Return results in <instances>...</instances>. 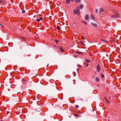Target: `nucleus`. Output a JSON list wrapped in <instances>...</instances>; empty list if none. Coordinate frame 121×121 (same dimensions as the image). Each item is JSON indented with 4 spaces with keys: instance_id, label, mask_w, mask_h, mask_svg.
<instances>
[{
    "instance_id": "1",
    "label": "nucleus",
    "mask_w": 121,
    "mask_h": 121,
    "mask_svg": "<svg viewBox=\"0 0 121 121\" xmlns=\"http://www.w3.org/2000/svg\"><path fill=\"white\" fill-rule=\"evenodd\" d=\"M73 12L75 14H77L78 15H80V10L79 7H77L76 9H74L73 11Z\"/></svg>"
},
{
    "instance_id": "2",
    "label": "nucleus",
    "mask_w": 121,
    "mask_h": 121,
    "mask_svg": "<svg viewBox=\"0 0 121 121\" xmlns=\"http://www.w3.org/2000/svg\"><path fill=\"white\" fill-rule=\"evenodd\" d=\"M111 17L114 18H117L119 17V16L118 13L116 12L114 14L111 16Z\"/></svg>"
},
{
    "instance_id": "3",
    "label": "nucleus",
    "mask_w": 121,
    "mask_h": 121,
    "mask_svg": "<svg viewBox=\"0 0 121 121\" xmlns=\"http://www.w3.org/2000/svg\"><path fill=\"white\" fill-rule=\"evenodd\" d=\"M96 69H97V71L98 72H99L100 70V67L99 66V65H98L96 67Z\"/></svg>"
},
{
    "instance_id": "4",
    "label": "nucleus",
    "mask_w": 121,
    "mask_h": 121,
    "mask_svg": "<svg viewBox=\"0 0 121 121\" xmlns=\"http://www.w3.org/2000/svg\"><path fill=\"white\" fill-rule=\"evenodd\" d=\"M91 26L94 27H97V25L96 24L93 23H91Z\"/></svg>"
},
{
    "instance_id": "5",
    "label": "nucleus",
    "mask_w": 121,
    "mask_h": 121,
    "mask_svg": "<svg viewBox=\"0 0 121 121\" xmlns=\"http://www.w3.org/2000/svg\"><path fill=\"white\" fill-rule=\"evenodd\" d=\"M91 18L92 20H95V18L94 15L92 14H91Z\"/></svg>"
},
{
    "instance_id": "6",
    "label": "nucleus",
    "mask_w": 121,
    "mask_h": 121,
    "mask_svg": "<svg viewBox=\"0 0 121 121\" xmlns=\"http://www.w3.org/2000/svg\"><path fill=\"white\" fill-rule=\"evenodd\" d=\"M88 16L87 15L85 17V19L86 20H87L88 19Z\"/></svg>"
},
{
    "instance_id": "7",
    "label": "nucleus",
    "mask_w": 121,
    "mask_h": 121,
    "mask_svg": "<svg viewBox=\"0 0 121 121\" xmlns=\"http://www.w3.org/2000/svg\"><path fill=\"white\" fill-rule=\"evenodd\" d=\"M104 11V9L102 8H101L100 9V13H101Z\"/></svg>"
},
{
    "instance_id": "8",
    "label": "nucleus",
    "mask_w": 121,
    "mask_h": 121,
    "mask_svg": "<svg viewBox=\"0 0 121 121\" xmlns=\"http://www.w3.org/2000/svg\"><path fill=\"white\" fill-rule=\"evenodd\" d=\"M70 3V0H66V3L67 4H69Z\"/></svg>"
},
{
    "instance_id": "9",
    "label": "nucleus",
    "mask_w": 121,
    "mask_h": 121,
    "mask_svg": "<svg viewBox=\"0 0 121 121\" xmlns=\"http://www.w3.org/2000/svg\"><path fill=\"white\" fill-rule=\"evenodd\" d=\"M82 22L84 23V24L86 25L87 23L86 22L84 21H81Z\"/></svg>"
},
{
    "instance_id": "10",
    "label": "nucleus",
    "mask_w": 121,
    "mask_h": 121,
    "mask_svg": "<svg viewBox=\"0 0 121 121\" xmlns=\"http://www.w3.org/2000/svg\"><path fill=\"white\" fill-rule=\"evenodd\" d=\"M95 80L97 82H99V79L98 77H97L95 79Z\"/></svg>"
},
{
    "instance_id": "11",
    "label": "nucleus",
    "mask_w": 121,
    "mask_h": 121,
    "mask_svg": "<svg viewBox=\"0 0 121 121\" xmlns=\"http://www.w3.org/2000/svg\"><path fill=\"white\" fill-rule=\"evenodd\" d=\"M60 51L61 52H63L64 51V50L62 48H60Z\"/></svg>"
},
{
    "instance_id": "12",
    "label": "nucleus",
    "mask_w": 121,
    "mask_h": 121,
    "mask_svg": "<svg viewBox=\"0 0 121 121\" xmlns=\"http://www.w3.org/2000/svg\"><path fill=\"white\" fill-rule=\"evenodd\" d=\"M76 52L78 54H83V52Z\"/></svg>"
},
{
    "instance_id": "13",
    "label": "nucleus",
    "mask_w": 121,
    "mask_h": 121,
    "mask_svg": "<svg viewBox=\"0 0 121 121\" xmlns=\"http://www.w3.org/2000/svg\"><path fill=\"white\" fill-rule=\"evenodd\" d=\"M83 6L82 5H80L79 8L80 9H82L83 8Z\"/></svg>"
},
{
    "instance_id": "14",
    "label": "nucleus",
    "mask_w": 121,
    "mask_h": 121,
    "mask_svg": "<svg viewBox=\"0 0 121 121\" xmlns=\"http://www.w3.org/2000/svg\"><path fill=\"white\" fill-rule=\"evenodd\" d=\"M56 28L58 30H60V27L58 26L56 27Z\"/></svg>"
},
{
    "instance_id": "15",
    "label": "nucleus",
    "mask_w": 121,
    "mask_h": 121,
    "mask_svg": "<svg viewBox=\"0 0 121 121\" xmlns=\"http://www.w3.org/2000/svg\"><path fill=\"white\" fill-rule=\"evenodd\" d=\"M81 1V0H76L75 1V2L76 3H78L80 2Z\"/></svg>"
},
{
    "instance_id": "16",
    "label": "nucleus",
    "mask_w": 121,
    "mask_h": 121,
    "mask_svg": "<svg viewBox=\"0 0 121 121\" xmlns=\"http://www.w3.org/2000/svg\"><path fill=\"white\" fill-rule=\"evenodd\" d=\"M95 13H97L98 12V10L97 9H96L95 10Z\"/></svg>"
},
{
    "instance_id": "17",
    "label": "nucleus",
    "mask_w": 121,
    "mask_h": 121,
    "mask_svg": "<svg viewBox=\"0 0 121 121\" xmlns=\"http://www.w3.org/2000/svg\"><path fill=\"white\" fill-rule=\"evenodd\" d=\"M80 43L83 45H84V44L83 43H82V41H80Z\"/></svg>"
},
{
    "instance_id": "18",
    "label": "nucleus",
    "mask_w": 121,
    "mask_h": 121,
    "mask_svg": "<svg viewBox=\"0 0 121 121\" xmlns=\"http://www.w3.org/2000/svg\"><path fill=\"white\" fill-rule=\"evenodd\" d=\"M106 103L108 104H109L110 103L109 102L108 100H106Z\"/></svg>"
},
{
    "instance_id": "19",
    "label": "nucleus",
    "mask_w": 121,
    "mask_h": 121,
    "mask_svg": "<svg viewBox=\"0 0 121 121\" xmlns=\"http://www.w3.org/2000/svg\"><path fill=\"white\" fill-rule=\"evenodd\" d=\"M86 62H90V61L88 60H86Z\"/></svg>"
},
{
    "instance_id": "20",
    "label": "nucleus",
    "mask_w": 121,
    "mask_h": 121,
    "mask_svg": "<svg viewBox=\"0 0 121 121\" xmlns=\"http://www.w3.org/2000/svg\"><path fill=\"white\" fill-rule=\"evenodd\" d=\"M75 107L76 108H78L79 106H78V105H76L75 106Z\"/></svg>"
},
{
    "instance_id": "21",
    "label": "nucleus",
    "mask_w": 121,
    "mask_h": 121,
    "mask_svg": "<svg viewBox=\"0 0 121 121\" xmlns=\"http://www.w3.org/2000/svg\"><path fill=\"white\" fill-rule=\"evenodd\" d=\"M37 21L38 22H39L40 21V19L39 18L37 19Z\"/></svg>"
},
{
    "instance_id": "22",
    "label": "nucleus",
    "mask_w": 121,
    "mask_h": 121,
    "mask_svg": "<svg viewBox=\"0 0 121 121\" xmlns=\"http://www.w3.org/2000/svg\"><path fill=\"white\" fill-rule=\"evenodd\" d=\"M25 11L24 10H23L22 11V13H25Z\"/></svg>"
},
{
    "instance_id": "23",
    "label": "nucleus",
    "mask_w": 121,
    "mask_h": 121,
    "mask_svg": "<svg viewBox=\"0 0 121 121\" xmlns=\"http://www.w3.org/2000/svg\"><path fill=\"white\" fill-rule=\"evenodd\" d=\"M82 39H85V38H84V37H83V36H82Z\"/></svg>"
},
{
    "instance_id": "24",
    "label": "nucleus",
    "mask_w": 121,
    "mask_h": 121,
    "mask_svg": "<svg viewBox=\"0 0 121 121\" xmlns=\"http://www.w3.org/2000/svg\"><path fill=\"white\" fill-rule=\"evenodd\" d=\"M104 75L103 74H101V77H102V78H104Z\"/></svg>"
},
{
    "instance_id": "25",
    "label": "nucleus",
    "mask_w": 121,
    "mask_h": 121,
    "mask_svg": "<svg viewBox=\"0 0 121 121\" xmlns=\"http://www.w3.org/2000/svg\"><path fill=\"white\" fill-rule=\"evenodd\" d=\"M78 67H81V66L80 65H78Z\"/></svg>"
},
{
    "instance_id": "26",
    "label": "nucleus",
    "mask_w": 121,
    "mask_h": 121,
    "mask_svg": "<svg viewBox=\"0 0 121 121\" xmlns=\"http://www.w3.org/2000/svg\"><path fill=\"white\" fill-rule=\"evenodd\" d=\"M55 41L56 42V43H58V41H57L55 39Z\"/></svg>"
},
{
    "instance_id": "27",
    "label": "nucleus",
    "mask_w": 121,
    "mask_h": 121,
    "mask_svg": "<svg viewBox=\"0 0 121 121\" xmlns=\"http://www.w3.org/2000/svg\"><path fill=\"white\" fill-rule=\"evenodd\" d=\"M39 19H40V20H42L43 19V18L42 17H39Z\"/></svg>"
},
{
    "instance_id": "28",
    "label": "nucleus",
    "mask_w": 121,
    "mask_h": 121,
    "mask_svg": "<svg viewBox=\"0 0 121 121\" xmlns=\"http://www.w3.org/2000/svg\"><path fill=\"white\" fill-rule=\"evenodd\" d=\"M79 70V68H78L77 69V71H78Z\"/></svg>"
},
{
    "instance_id": "29",
    "label": "nucleus",
    "mask_w": 121,
    "mask_h": 121,
    "mask_svg": "<svg viewBox=\"0 0 121 121\" xmlns=\"http://www.w3.org/2000/svg\"><path fill=\"white\" fill-rule=\"evenodd\" d=\"M102 41L104 42H105V41L104 40L102 39Z\"/></svg>"
},
{
    "instance_id": "30",
    "label": "nucleus",
    "mask_w": 121,
    "mask_h": 121,
    "mask_svg": "<svg viewBox=\"0 0 121 121\" xmlns=\"http://www.w3.org/2000/svg\"><path fill=\"white\" fill-rule=\"evenodd\" d=\"M105 101H106V100H107V99L105 97Z\"/></svg>"
},
{
    "instance_id": "31",
    "label": "nucleus",
    "mask_w": 121,
    "mask_h": 121,
    "mask_svg": "<svg viewBox=\"0 0 121 121\" xmlns=\"http://www.w3.org/2000/svg\"><path fill=\"white\" fill-rule=\"evenodd\" d=\"M2 25V23L1 22H0V26H1Z\"/></svg>"
},
{
    "instance_id": "32",
    "label": "nucleus",
    "mask_w": 121,
    "mask_h": 121,
    "mask_svg": "<svg viewBox=\"0 0 121 121\" xmlns=\"http://www.w3.org/2000/svg\"><path fill=\"white\" fill-rule=\"evenodd\" d=\"M75 116H78V115H75Z\"/></svg>"
},
{
    "instance_id": "33",
    "label": "nucleus",
    "mask_w": 121,
    "mask_h": 121,
    "mask_svg": "<svg viewBox=\"0 0 121 121\" xmlns=\"http://www.w3.org/2000/svg\"><path fill=\"white\" fill-rule=\"evenodd\" d=\"M1 2H2V1L0 0V2L1 3Z\"/></svg>"
},
{
    "instance_id": "34",
    "label": "nucleus",
    "mask_w": 121,
    "mask_h": 121,
    "mask_svg": "<svg viewBox=\"0 0 121 121\" xmlns=\"http://www.w3.org/2000/svg\"><path fill=\"white\" fill-rule=\"evenodd\" d=\"M71 1H73L74 0H71Z\"/></svg>"
},
{
    "instance_id": "35",
    "label": "nucleus",
    "mask_w": 121,
    "mask_h": 121,
    "mask_svg": "<svg viewBox=\"0 0 121 121\" xmlns=\"http://www.w3.org/2000/svg\"><path fill=\"white\" fill-rule=\"evenodd\" d=\"M110 97H109V99H110Z\"/></svg>"
}]
</instances>
